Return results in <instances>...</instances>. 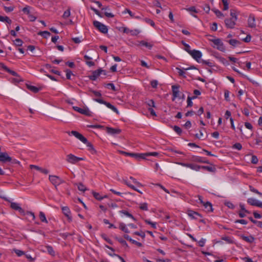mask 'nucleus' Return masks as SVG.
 Segmentation results:
<instances>
[{"label": "nucleus", "mask_w": 262, "mask_h": 262, "mask_svg": "<svg viewBox=\"0 0 262 262\" xmlns=\"http://www.w3.org/2000/svg\"><path fill=\"white\" fill-rule=\"evenodd\" d=\"M49 180L54 186L56 190L57 189V186L58 185L64 182V180L61 179L59 177L55 175H49Z\"/></svg>", "instance_id": "1"}, {"label": "nucleus", "mask_w": 262, "mask_h": 262, "mask_svg": "<svg viewBox=\"0 0 262 262\" xmlns=\"http://www.w3.org/2000/svg\"><path fill=\"white\" fill-rule=\"evenodd\" d=\"M93 25L100 32L103 34H106L107 33L108 29L107 26L102 24L101 23L97 20H94L93 21Z\"/></svg>", "instance_id": "2"}, {"label": "nucleus", "mask_w": 262, "mask_h": 262, "mask_svg": "<svg viewBox=\"0 0 262 262\" xmlns=\"http://www.w3.org/2000/svg\"><path fill=\"white\" fill-rule=\"evenodd\" d=\"M94 100L99 103L103 104L105 105L108 108L111 109L114 112L116 113L117 114H119V112H118L117 108L116 107H115L114 105H112L110 103L106 102V101H104L103 99H102L101 98H95V99H94Z\"/></svg>", "instance_id": "3"}, {"label": "nucleus", "mask_w": 262, "mask_h": 262, "mask_svg": "<svg viewBox=\"0 0 262 262\" xmlns=\"http://www.w3.org/2000/svg\"><path fill=\"white\" fill-rule=\"evenodd\" d=\"M67 161L68 163L74 164L78 162L79 161L84 160L83 158L77 157L75 155L70 154L67 156Z\"/></svg>", "instance_id": "4"}, {"label": "nucleus", "mask_w": 262, "mask_h": 262, "mask_svg": "<svg viewBox=\"0 0 262 262\" xmlns=\"http://www.w3.org/2000/svg\"><path fill=\"white\" fill-rule=\"evenodd\" d=\"M211 41L214 43V48L216 47L217 49L224 52L225 51V48L224 46L223 42L219 38H216L211 40Z\"/></svg>", "instance_id": "5"}, {"label": "nucleus", "mask_w": 262, "mask_h": 262, "mask_svg": "<svg viewBox=\"0 0 262 262\" xmlns=\"http://www.w3.org/2000/svg\"><path fill=\"white\" fill-rule=\"evenodd\" d=\"M100 74L106 75V73L105 71L101 69L95 70L92 72V75L89 76V78L92 80H95L100 75Z\"/></svg>", "instance_id": "6"}, {"label": "nucleus", "mask_w": 262, "mask_h": 262, "mask_svg": "<svg viewBox=\"0 0 262 262\" xmlns=\"http://www.w3.org/2000/svg\"><path fill=\"white\" fill-rule=\"evenodd\" d=\"M73 108L74 111L88 116H91V112L88 107L80 108L78 106H73Z\"/></svg>", "instance_id": "7"}, {"label": "nucleus", "mask_w": 262, "mask_h": 262, "mask_svg": "<svg viewBox=\"0 0 262 262\" xmlns=\"http://www.w3.org/2000/svg\"><path fill=\"white\" fill-rule=\"evenodd\" d=\"M70 134L74 136L76 138L78 139L83 143H87L88 140L86 139V138H85L82 134H80L78 132L72 130L70 133H69V135Z\"/></svg>", "instance_id": "8"}, {"label": "nucleus", "mask_w": 262, "mask_h": 262, "mask_svg": "<svg viewBox=\"0 0 262 262\" xmlns=\"http://www.w3.org/2000/svg\"><path fill=\"white\" fill-rule=\"evenodd\" d=\"M177 164L184 167H189L196 171H199L201 169V166L200 165H195L193 164L185 163L182 162H177Z\"/></svg>", "instance_id": "9"}, {"label": "nucleus", "mask_w": 262, "mask_h": 262, "mask_svg": "<svg viewBox=\"0 0 262 262\" xmlns=\"http://www.w3.org/2000/svg\"><path fill=\"white\" fill-rule=\"evenodd\" d=\"M12 160V158L10 157L8 153L6 152H0V162L3 163H6L10 162Z\"/></svg>", "instance_id": "10"}, {"label": "nucleus", "mask_w": 262, "mask_h": 262, "mask_svg": "<svg viewBox=\"0 0 262 262\" xmlns=\"http://www.w3.org/2000/svg\"><path fill=\"white\" fill-rule=\"evenodd\" d=\"M189 54L197 61L200 59L202 55V53L200 51L195 50H191V51H189Z\"/></svg>", "instance_id": "11"}, {"label": "nucleus", "mask_w": 262, "mask_h": 262, "mask_svg": "<svg viewBox=\"0 0 262 262\" xmlns=\"http://www.w3.org/2000/svg\"><path fill=\"white\" fill-rule=\"evenodd\" d=\"M172 100L174 101L175 99L179 97V85H173L172 86Z\"/></svg>", "instance_id": "12"}, {"label": "nucleus", "mask_w": 262, "mask_h": 262, "mask_svg": "<svg viewBox=\"0 0 262 262\" xmlns=\"http://www.w3.org/2000/svg\"><path fill=\"white\" fill-rule=\"evenodd\" d=\"M247 202L248 204L252 206H257L260 208H262V202L258 201V200L253 199V198H249L247 200Z\"/></svg>", "instance_id": "13"}, {"label": "nucleus", "mask_w": 262, "mask_h": 262, "mask_svg": "<svg viewBox=\"0 0 262 262\" xmlns=\"http://www.w3.org/2000/svg\"><path fill=\"white\" fill-rule=\"evenodd\" d=\"M10 207L12 209L18 211L20 213L25 214L24 210L20 207L19 204L17 203L11 202Z\"/></svg>", "instance_id": "14"}, {"label": "nucleus", "mask_w": 262, "mask_h": 262, "mask_svg": "<svg viewBox=\"0 0 262 262\" xmlns=\"http://www.w3.org/2000/svg\"><path fill=\"white\" fill-rule=\"evenodd\" d=\"M236 20H234V19H233L232 18H227L225 20V23L226 25V26L230 29H232L234 27V26L235 25V21Z\"/></svg>", "instance_id": "15"}, {"label": "nucleus", "mask_w": 262, "mask_h": 262, "mask_svg": "<svg viewBox=\"0 0 262 262\" xmlns=\"http://www.w3.org/2000/svg\"><path fill=\"white\" fill-rule=\"evenodd\" d=\"M248 27L251 28L256 26L255 19L253 15L250 14L248 19Z\"/></svg>", "instance_id": "16"}, {"label": "nucleus", "mask_w": 262, "mask_h": 262, "mask_svg": "<svg viewBox=\"0 0 262 262\" xmlns=\"http://www.w3.org/2000/svg\"><path fill=\"white\" fill-rule=\"evenodd\" d=\"M105 130L108 134L111 135L119 134L121 133L120 129L114 128L110 127H106Z\"/></svg>", "instance_id": "17"}, {"label": "nucleus", "mask_w": 262, "mask_h": 262, "mask_svg": "<svg viewBox=\"0 0 262 262\" xmlns=\"http://www.w3.org/2000/svg\"><path fill=\"white\" fill-rule=\"evenodd\" d=\"M62 211L63 213L66 216L68 217V219L70 221H72V216L71 215V211L69 207L65 206L62 207Z\"/></svg>", "instance_id": "18"}, {"label": "nucleus", "mask_w": 262, "mask_h": 262, "mask_svg": "<svg viewBox=\"0 0 262 262\" xmlns=\"http://www.w3.org/2000/svg\"><path fill=\"white\" fill-rule=\"evenodd\" d=\"M0 67H1L5 71L7 72L8 73H10L12 75L17 77L18 76V74L15 72L14 71H12L9 69L7 67L5 66L3 63L0 62Z\"/></svg>", "instance_id": "19"}, {"label": "nucleus", "mask_w": 262, "mask_h": 262, "mask_svg": "<svg viewBox=\"0 0 262 262\" xmlns=\"http://www.w3.org/2000/svg\"><path fill=\"white\" fill-rule=\"evenodd\" d=\"M187 214L189 216L194 219H197V216H200L202 217V215L201 214L191 210H188L187 211Z\"/></svg>", "instance_id": "20"}, {"label": "nucleus", "mask_w": 262, "mask_h": 262, "mask_svg": "<svg viewBox=\"0 0 262 262\" xmlns=\"http://www.w3.org/2000/svg\"><path fill=\"white\" fill-rule=\"evenodd\" d=\"M128 156L134 157L137 160L140 159H144L145 155H143V154H135V153H130L128 152Z\"/></svg>", "instance_id": "21"}, {"label": "nucleus", "mask_w": 262, "mask_h": 262, "mask_svg": "<svg viewBox=\"0 0 262 262\" xmlns=\"http://www.w3.org/2000/svg\"><path fill=\"white\" fill-rule=\"evenodd\" d=\"M192 161L202 163L209 164V162L207 160H205L203 158L199 156H195L192 158Z\"/></svg>", "instance_id": "22"}, {"label": "nucleus", "mask_w": 262, "mask_h": 262, "mask_svg": "<svg viewBox=\"0 0 262 262\" xmlns=\"http://www.w3.org/2000/svg\"><path fill=\"white\" fill-rule=\"evenodd\" d=\"M242 238L245 241L249 243H252L254 242V238L253 236L250 235V236H245V235H242Z\"/></svg>", "instance_id": "23"}, {"label": "nucleus", "mask_w": 262, "mask_h": 262, "mask_svg": "<svg viewBox=\"0 0 262 262\" xmlns=\"http://www.w3.org/2000/svg\"><path fill=\"white\" fill-rule=\"evenodd\" d=\"M85 144L89 148L88 150L91 152L92 154H96L97 153V151L94 148L92 143L88 141L87 143Z\"/></svg>", "instance_id": "24"}, {"label": "nucleus", "mask_w": 262, "mask_h": 262, "mask_svg": "<svg viewBox=\"0 0 262 262\" xmlns=\"http://www.w3.org/2000/svg\"><path fill=\"white\" fill-rule=\"evenodd\" d=\"M84 58L85 60H86V64L88 66H89V67H92V66H94L95 65L94 62L92 61H89V60L92 59L91 57H89V56H88L86 55H85L84 56Z\"/></svg>", "instance_id": "25"}, {"label": "nucleus", "mask_w": 262, "mask_h": 262, "mask_svg": "<svg viewBox=\"0 0 262 262\" xmlns=\"http://www.w3.org/2000/svg\"><path fill=\"white\" fill-rule=\"evenodd\" d=\"M139 45L146 47V48H148L149 49H151L153 46V45L152 44H151L150 43H149V42H146L144 40L140 41L139 42Z\"/></svg>", "instance_id": "26"}, {"label": "nucleus", "mask_w": 262, "mask_h": 262, "mask_svg": "<svg viewBox=\"0 0 262 262\" xmlns=\"http://www.w3.org/2000/svg\"><path fill=\"white\" fill-rule=\"evenodd\" d=\"M203 205L205 207V209H207V211L208 212H211V211H212V204L210 202H207L203 204Z\"/></svg>", "instance_id": "27"}, {"label": "nucleus", "mask_w": 262, "mask_h": 262, "mask_svg": "<svg viewBox=\"0 0 262 262\" xmlns=\"http://www.w3.org/2000/svg\"><path fill=\"white\" fill-rule=\"evenodd\" d=\"M228 42L230 43V45H231V46H232L233 47H236L237 46H238L241 43V41H239V40H237L234 39H230L229 40Z\"/></svg>", "instance_id": "28"}, {"label": "nucleus", "mask_w": 262, "mask_h": 262, "mask_svg": "<svg viewBox=\"0 0 262 262\" xmlns=\"http://www.w3.org/2000/svg\"><path fill=\"white\" fill-rule=\"evenodd\" d=\"M201 168L207 170L210 172H214L215 170V168L213 166H200Z\"/></svg>", "instance_id": "29"}, {"label": "nucleus", "mask_w": 262, "mask_h": 262, "mask_svg": "<svg viewBox=\"0 0 262 262\" xmlns=\"http://www.w3.org/2000/svg\"><path fill=\"white\" fill-rule=\"evenodd\" d=\"M119 228L123 231H124V232L125 233H129V230L126 228V225L123 223H120L119 224Z\"/></svg>", "instance_id": "30"}, {"label": "nucleus", "mask_w": 262, "mask_h": 262, "mask_svg": "<svg viewBox=\"0 0 262 262\" xmlns=\"http://www.w3.org/2000/svg\"><path fill=\"white\" fill-rule=\"evenodd\" d=\"M0 21L6 22L9 24H11L12 20L8 16H2L0 15Z\"/></svg>", "instance_id": "31"}, {"label": "nucleus", "mask_w": 262, "mask_h": 262, "mask_svg": "<svg viewBox=\"0 0 262 262\" xmlns=\"http://www.w3.org/2000/svg\"><path fill=\"white\" fill-rule=\"evenodd\" d=\"M93 194L94 197L97 200L100 201L102 200L104 198H106V195H104V196H101L99 193L96 192H93Z\"/></svg>", "instance_id": "32"}, {"label": "nucleus", "mask_w": 262, "mask_h": 262, "mask_svg": "<svg viewBox=\"0 0 262 262\" xmlns=\"http://www.w3.org/2000/svg\"><path fill=\"white\" fill-rule=\"evenodd\" d=\"M38 34L46 38H48L51 35L50 33L47 31H40L38 33Z\"/></svg>", "instance_id": "33"}, {"label": "nucleus", "mask_w": 262, "mask_h": 262, "mask_svg": "<svg viewBox=\"0 0 262 262\" xmlns=\"http://www.w3.org/2000/svg\"><path fill=\"white\" fill-rule=\"evenodd\" d=\"M39 219H40V220H41V222H45L46 223H48V221H47V220L46 219V217L45 214L43 212L40 211L39 212Z\"/></svg>", "instance_id": "34"}, {"label": "nucleus", "mask_w": 262, "mask_h": 262, "mask_svg": "<svg viewBox=\"0 0 262 262\" xmlns=\"http://www.w3.org/2000/svg\"><path fill=\"white\" fill-rule=\"evenodd\" d=\"M143 155H145V156H144V159H145L148 156H155V157L158 156L159 155V153L158 152H150L144 153V154H143Z\"/></svg>", "instance_id": "35"}, {"label": "nucleus", "mask_w": 262, "mask_h": 262, "mask_svg": "<svg viewBox=\"0 0 262 262\" xmlns=\"http://www.w3.org/2000/svg\"><path fill=\"white\" fill-rule=\"evenodd\" d=\"M27 88L29 90L34 93H37L39 90V88L33 85H27Z\"/></svg>", "instance_id": "36"}, {"label": "nucleus", "mask_w": 262, "mask_h": 262, "mask_svg": "<svg viewBox=\"0 0 262 262\" xmlns=\"http://www.w3.org/2000/svg\"><path fill=\"white\" fill-rule=\"evenodd\" d=\"M120 213L123 214L127 216L132 218L133 220H135V218L133 216L132 214L129 213L128 212H127L126 210H122L119 211Z\"/></svg>", "instance_id": "37"}, {"label": "nucleus", "mask_w": 262, "mask_h": 262, "mask_svg": "<svg viewBox=\"0 0 262 262\" xmlns=\"http://www.w3.org/2000/svg\"><path fill=\"white\" fill-rule=\"evenodd\" d=\"M203 131H205V128H204V127H202V128H201V129L200 130V133L199 134H196L195 135V137L196 138H198V139H200V138L203 137H204V133H203Z\"/></svg>", "instance_id": "38"}, {"label": "nucleus", "mask_w": 262, "mask_h": 262, "mask_svg": "<svg viewBox=\"0 0 262 262\" xmlns=\"http://www.w3.org/2000/svg\"><path fill=\"white\" fill-rule=\"evenodd\" d=\"M46 249H47V250L48 252L50 255H51L52 256H54L55 255V252L54 251L53 248L51 246H46Z\"/></svg>", "instance_id": "39"}, {"label": "nucleus", "mask_w": 262, "mask_h": 262, "mask_svg": "<svg viewBox=\"0 0 262 262\" xmlns=\"http://www.w3.org/2000/svg\"><path fill=\"white\" fill-rule=\"evenodd\" d=\"M77 187L79 191H85L86 190V187L81 183L77 184Z\"/></svg>", "instance_id": "40"}, {"label": "nucleus", "mask_w": 262, "mask_h": 262, "mask_svg": "<svg viewBox=\"0 0 262 262\" xmlns=\"http://www.w3.org/2000/svg\"><path fill=\"white\" fill-rule=\"evenodd\" d=\"M230 15L231 16V18L234 19V20H237V15L235 10L232 9L230 10Z\"/></svg>", "instance_id": "41"}, {"label": "nucleus", "mask_w": 262, "mask_h": 262, "mask_svg": "<svg viewBox=\"0 0 262 262\" xmlns=\"http://www.w3.org/2000/svg\"><path fill=\"white\" fill-rule=\"evenodd\" d=\"M196 96H193L192 97H188L187 98V107H191L193 105V103L191 101L192 99L196 98Z\"/></svg>", "instance_id": "42"}, {"label": "nucleus", "mask_w": 262, "mask_h": 262, "mask_svg": "<svg viewBox=\"0 0 262 262\" xmlns=\"http://www.w3.org/2000/svg\"><path fill=\"white\" fill-rule=\"evenodd\" d=\"M71 15L70 9L69 8L68 10L64 12V13L62 15V17L64 19L69 17Z\"/></svg>", "instance_id": "43"}, {"label": "nucleus", "mask_w": 262, "mask_h": 262, "mask_svg": "<svg viewBox=\"0 0 262 262\" xmlns=\"http://www.w3.org/2000/svg\"><path fill=\"white\" fill-rule=\"evenodd\" d=\"M14 44L17 46H21L23 43V41L22 40L19 38L16 39L15 40L13 41Z\"/></svg>", "instance_id": "44"}, {"label": "nucleus", "mask_w": 262, "mask_h": 262, "mask_svg": "<svg viewBox=\"0 0 262 262\" xmlns=\"http://www.w3.org/2000/svg\"><path fill=\"white\" fill-rule=\"evenodd\" d=\"M13 251L16 253V254L18 256H20L25 254V253H24V251H23L21 250H18V249H14L13 250Z\"/></svg>", "instance_id": "45"}, {"label": "nucleus", "mask_w": 262, "mask_h": 262, "mask_svg": "<svg viewBox=\"0 0 262 262\" xmlns=\"http://www.w3.org/2000/svg\"><path fill=\"white\" fill-rule=\"evenodd\" d=\"M212 11L214 12V13L216 14V15L219 17H222L223 16V14L219 10L215 9H212Z\"/></svg>", "instance_id": "46"}, {"label": "nucleus", "mask_w": 262, "mask_h": 262, "mask_svg": "<svg viewBox=\"0 0 262 262\" xmlns=\"http://www.w3.org/2000/svg\"><path fill=\"white\" fill-rule=\"evenodd\" d=\"M173 129L179 135H180L182 132L181 128L178 126H174Z\"/></svg>", "instance_id": "47"}, {"label": "nucleus", "mask_w": 262, "mask_h": 262, "mask_svg": "<svg viewBox=\"0 0 262 262\" xmlns=\"http://www.w3.org/2000/svg\"><path fill=\"white\" fill-rule=\"evenodd\" d=\"M232 148L239 150L242 149V145L240 143H236L232 146Z\"/></svg>", "instance_id": "48"}, {"label": "nucleus", "mask_w": 262, "mask_h": 262, "mask_svg": "<svg viewBox=\"0 0 262 262\" xmlns=\"http://www.w3.org/2000/svg\"><path fill=\"white\" fill-rule=\"evenodd\" d=\"M250 190L253 192H254L256 194H258L260 196H262V193L259 192L257 189L253 188L252 186H249Z\"/></svg>", "instance_id": "49"}, {"label": "nucleus", "mask_w": 262, "mask_h": 262, "mask_svg": "<svg viewBox=\"0 0 262 262\" xmlns=\"http://www.w3.org/2000/svg\"><path fill=\"white\" fill-rule=\"evenodd\" d=\"M125 184H126V185H127L128 187H129L130 188H132V189H134V190L137 191L139 192V193H142V192H140V190H139V189H137V188H136V187H135L134 185H133L130 184L129 183H128L127 181H125Z\"/></svg>", "instance_id": "50"}, {"label": "nucleus", "mask_w": 262, "mask_h": 262, "mask_svg": "<svg viewBox=\"0 0 262 262\" xmlns=\"http://www.w3.org/2000/svg\"><path fill=\"white\" fill-rule=\"evenodd\" d=\"M125 184H126V185H127L128 187H129L130 188H132V189H134V190L137 191L139 192V193H142V192H140V190H139V189H137V188H136V187H135L134 185H133L130 184L129 183H128L127 181H125Z\"/></svg>", "instance_id": "51"}, {"label": "nucleus", "mask_w": 262, "mask_h": 262, "mask_svg": "<svg viewBox=\"0 0 262 262\" xmlns=\"http://www.w3.org/2000/svg\"><path fill=\"white\" fill-rule=\"evenodd\" d=\"M146 103L149 107H156L155 102L152 99L148 100Z\"/></svg>", "instance_id": "52"}, {"label": "nucleus", "mask_w": 262, "mask_h": 262, "mask_svg": "<svg viewBox=\"0 0 262 262\" xmlns=\"http://www.w3.org/2000/svg\"><path fill=\"white\" fill-rule=\"evenodd\" d=\"M182 43L185 46V50L189 53L191 51L190 46L183 41H182Z\"/></svg>", "instance_id": "53"}, {"label": "nucleus", "mask_w": 262, "mask_h": 262, "mask_svg": "<svg viewBox=\"0 0 262 262\" xmlns=\"http://www.w3.org/2000/svg\"><path fill=\"white\" fill-rule=\"evenodd\" d=\"M116 239L122 245L126 247L127 246V244L126 243V241L123 239L122 238L116 237Z\"/></svg>", "instance_id": "54"}, {"label": "nucleus", "mask_w": 262, "mask_h": 262, "mask_svg": "<svg viewBox=\"0 0 262 262\" xmlns=\"http://www.w3.org/2000/svg\"><path fill=\"white\" fill-rule=\"evenodd\" d=\"M176 69L177 70L179 75L180 76L185 77V73L182 69H181L179 68H177Z\"/></svg>", "instance_id": "55"}, {"label": "nucleus", "mask_w": 262, "mask_h": 262, "mask_svg": "<svg viewBox=\"0 0 262 262\" xmlns=\"http://www.w3.org/2000/svg\"><path fill=\"white\" fill-rule=\"evenodd\" d=\"M106 87L107 89H111L114 91H116V88L113 83H107L106 85Z\"/></svg>", "instance_id": "56"}, {"label": "nucleus", "mask_w": 262, "mask_h": 262, "mask_svg": "<svg viewBox=\"0 0 262 262\" xmlns=\"http://www.w3.org/2000/svg\"><path fill=\"white\" fill-rule=\"evenodd\" d=\"M102 237L108 244L112 245V241L108 237H107L106 235L104 234L101 235Z\"/></svg>", "instance_id": "57"}, {"label": "nucleus", "mask_w": 262, "mask_h": 262, "mask_svg": "<svg viewBox=\"0 0 262 262\" xmlns=\"http://www.w3.org/2000/svg\"><path fill=\"white\" fill-rule=\"evenodd\" d=\"M258 161V160L257 157L255 155H252L251 160V163L255 164L257 163Z\"/></svg>", "instance_id": "58"}, {"label": "nucleus", "mask_w": 262, "mask_h": 262, "mask_svg": "<svg viewBox=\"0 0 262 262\" xmlns=\"http://www.w3.org/2000/svg\"><path fill=\"white\" fill-rule=\"evenodd\" d=\"M66 72L67 78L68 79H71V76L72 75H73L72 71L70 70L67 69L66 70Z\"/></svg>", "instance_id": "59"}, {"label": "nucleus", "mask_w": 262, "mask_h": 262, "mask_svg": "<svg viewBox=\"0 0 262 262\" xmlns=\"http://www.w3.org/2000/svg\"><path fill=\"white\" fill-rule=\"evenodd\" d=\"M145 222L148 225H150L153 228H154V229L156 228V223H152L148 220H145Z\"/></svg>", "instance_id": "60"}, {"label": "nucleus", "mask_w": 262, "mask_h": 262, "mask_svg": "<svg viewBox=\"0 0 262 262\" xmlns=\"http://www.w3.org/2000/svg\"><path fill=\"white\" fill-rule=\"evenodd\" d=\"M140 208L143 210H147V204L146 203H142L140 205Z\"/></svg>", "instance_id": "61"}, {"label": "nucleus", "mask_w": 262, "mask_h": 262, "mask_svg": "<svg viewBox=\"0 0 262 262\" xmlns=\"http://www.w3.org/2000/svg\"><path fill=\"white\" fill-rule=\"evenodd\" d=\"M224 5V10H226L228 9V0H222Z\"/></svg>", "instance_id": "62"}, {"label": "nucleus", "mask_w": 262, "mask_h": 262, "mask_svg": "<svg viewBox=\"0 0 262 262\" xmlns=\"http://www.w3.org/2000/svg\"><path fill=\"white\" fill-rule=\"evenodd\" d=\"M225 205L228 207L230 209H234V205L230 202H226L225 203Z\"/></svg>", "instance_id": "63"}, {"label": "nucleus", "mask_w": 262, "mask_h": 262, "mask_svg": "<svg viewBox=\"0 0 262 262\" xmlns=\"http://www.w3.org/2000/svg\"><path fill=\"white\" fill-rule=\"evenodd\" d=\"M150 84L153 88H156L158 84V82L156 80H153L151 81Z\"/></svg>", "instance_id": "64"}]
</instances>
